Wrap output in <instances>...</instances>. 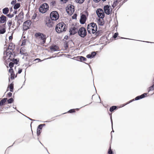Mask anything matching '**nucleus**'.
Returning <instances> with one entry per match:
<instances>
[{
    "mask_svg": "<svg viewBox=\"0 0 154 154\" xmlns=\"http://www.w3.org/2000/svg\"><path fill=\"white\" fill-rule=\"evenodd\" d=\"M5 28H3L0 29V33L1 34H3L5 32Z\"/></svg>",
    "mask_w": 154,
    "mask_h": 154,
    "instance_id": "nucleus-27",
    "label": "nucleus"
},
{
    "mask_svg": "<svg viewBox=\"0 0 154 154\" xmlns=\"http://www.w3.org/2000/svg\"><path fill=\"white\" fill-rule=\"evenodd\" d=\"M20 53L22 55H24L25 56H27L28 54L26 52V51L24 48H22L20 51Z\"/></svg>",
    "mask_w": 154,
    "mask_h": 154,
    "instance_id": "nucleus-12",
    "label": "nucleus"
},
{
    "mask_svg": "<svg viewBox=\"0 0 154 154\" xmlns=\"http://www.w3.org/2000/svg\"><path fill=\"white\" fill-rule=\"evenodd\" d=\"M118 33L117 32L115 33L114 35L113 36V37L114 38H116L118 35Z\"/></svg>",
    "mask_w": 154,
    "mask_h": 154,
    "instance_id": "nucleus-44",
    "label": "nucleus"
},
{
    "mask_svg": "<svg viewBox=\"0 0 154 154\" xmlns=\"http://www.w3.org/2000/svg\"><path fill=\"white\" fill-rule=\"evenodd\" d=\"M102 1L104 2V1H106V0H102Z\"/></svg>",
    "mask_w": 154,
    "mask_h": 154,
    "instance_id": "nucleus-59",
    "label": "nucleus"
},
{
    "mask_svg": "<svg viewBox=\"0 0 154 154\" xmlns=\"http://www.w3.org/2000/svg\"><path fill=\"white\" fill-rule=\"evenodd\" d=\"M108 153L109 154H113V153L111 149V146H110L109 148V150L108 151Z\"/></svg>",
    "mask_w": 154,
    "mask_h": 154,
    "instance_id": "nucleus-30",
    "label": "nucleus"
},
{
    "mask_svg": "<svg viewBox=\"0 0 154 154\" xmlns=\"http://www.w3.org/2000/svg\"><path fill=\"white\" fill-rule=\"evenodd\" d=\"M66 29V25L63 22L59 23L57 24L55 28L56 31L58 33L65 32Z\"/></svg>",
    "mask_w": 154,
    "mask_h": 154,
    "instance_id": "nucleus-2",
    "label": "nucleus"
},
{
    "mask_svg": "<svg viewBox=\"0 0 154 154\" xmlns=\"http://www.w3.org/2000/svg\"><path fill=\"white\" fill-rule=\"evenodd\" d=\"M9 72L11 73V74L14 73L13 69L11 68H10V69L9 70Z\"/></svg>",
    "mask_w": 154,
    "mask_h": 154,
    "instance_id": "nucleus-41",
    "label": "nucleus"
},
{
    "mask_svg": "<svg viewBox=\"0 0 154 154\" xmlns=\"http://www.w3.org/2000/svg\"><path fill=\"white\" fill-rule=\"evenodd\" d=\"M12 94L11 92H9L8 93V95L9 97H11L12 96Z\"/></svg>",
    "mask_w": 154,
    "mask_h": 154,
    "instance_id": "nucleus-51",
    "label": "nucleus"
},
{
    "mask_svg": "<svg viewBox=\"0 0 154 154\" xmlns=\"http://www.w3.org/2000/svg\"><path fill=\"white\" fill-rule=\"evenodd\" d=\"M5 24H3V26L4 27H5Z\"/></svg>",
    "mask_w": 154,
    "mask_h": 154,
    "instance_id": "nucleus-58",
    "label": "nucleus"
},
{
    "mask_svg": "<svg viewBox=\"0 0 154 154\" xmlns=\"http://www.w3.org/2000/svg\"><path fill=\"white\" fill-rule=\"evenodd\" d=\"M80 59L82 61H85L87 59L83 56L80 57Z\"/></svg>",
    "mask_w": 154,
    "mask_h": 154,
    "instance_id": "nucleus-25",
    "label": "nucleus"
},
{
    "mask_svg": "<svg viewBox=\"0 0 154 154\" xmlns=\"http://www.w3.org/2000/svg\"><path fill=\"white\" fill-rule=\"evenodd\" d=\"M7 100V98H4L0 101V106L3 105Z\"/></svg>",
    "mask_w": 154,
    "mask_h": 154,
    "instance_id": "nucleus-20",
    "label": "nucleus"
},
{
    "mask_svg": "<svg viewBox=\"0 0 154 154\" xmlns=\"http://www.w3.org/2000/svg\"><path fill=\"white\" fill-rule=\"evenodd\" d=\"M0 27H1V26H0Z\"/></svg>",
    "mask_w": 154,
    "mask_h": 154,
    "instance_id": "nucleus-63",
    "label": "nucleus"
},
{
    "mask_svg": "<svg viewBox=\"0 0 154 154\" xmlns=\"http://www.w3.org/2000/svg\"><path fill=\"white\" fill-rule=\"evenodd\" d=\"M45 125V124H40L39 125L38 127V129L41 130L42 128V127H43V126H44Z\"/></svg>",
    "mask_w": 154,
    "mask_h": 154,
    "instance_id": "nucleus-36",
    "label": "nucleus"
},
{
    "mask_svg": "<svg viewBox=\"0 0 154 154\" xmlns=\"http://www.w3.org/2000/svg\"><path fill=\"white\" fill-rule=\"evenodd\" d=\"M78 31L77 26L76 25H72L69 29V32L71 35H74Z\"/></svg>",
    "mask_w": 154,
    "mask_h": 154,
    "instance_id": "nucleus-7",
    "label": "nucleus"
},
{
    "mask_svg": "<svg viewBox=\"0 0 154 154\" xmlns=\"http://www.w3.org/2000/svg\"><path fill=\"white\" fill-rule=\"evenodd\" d=\"M41 133V131L40 130L38 129H37V134L38 135H39Z\"/></svg>",
    "mask_w": 154,
    "mask_h": 154,
    "instance_id": "nucleus-43",
    "label": "nucleus"
},
{
    "mask_svg": "<svg viewBox=\"0 0 154 154\" xmlns=\"http://www.w3.org/2000/svg\"><path fill=\"white\" fill-rule=\"evenodd\" d=\"M9 9L8 8H5L3 9L2 10V12L4 14H6L9 11Z\"/></svg>",
    "mask_w": 154,
    "mask_h": 154,
    "instance_id": "nucleus-19",
    "label": "nucleus"
},
{
    "mask_svg": "<svg viewBox=\"0 0 154 154\" xmlns=\"http://www.w3.org/2000/svg\"><path fill=\"white\" fill-rule=\"evenodd\" d=\"M35 18V16H33L32 17V19H34Z\"/></svg>",
    "mask_w": 154,
    "mask_h": 154,
    "instance_id": "nucleus-56",
    "label": "nucleus"
},
{
    "mask_svg": "<svg viewBox=\"0 0 154 154\" xmlns=\"http://www.w3.org/2000/svg\"><path fill=\"white\" fill-rule=\"evenodd\" d=\"M98 23L100 26H103L104 24V21L103 18L99 19L98 20Z\"/></svg>",
    "mask_w": 154,
    "mask_h": 154,
    "instance_id": "nucleus-15",
    "label": "nucleus"
},
{
    "mask_svg": "<svg viewBox=\"0 0 154 154\" xmlns=\"http://www.w3.org/2000/svg\"><path fill=\"white\" fill-rule=\"evenodd\" d=\"M96 13L99 17L103 18L104 17V14L103 10L101 9H98L96 11Z\"/></svg>",
    "mask_w": 154,
    "mask_h": 154,
    "instance_id": "nucleus-8",
    "label": "nucleus"
},
{
    "mask_svg": "<svg viewBox=\"0 0 154 154\" xmlns=\"http://www.w3.org/2000/svg\"><path fill=\"white\" fill-rule=\"evenodd\" d=\"M18 61H19L17 60V59H13L12 60V62L14 64H17Z\"/></svg>",
    "mask_w": 154,
    "mask_h": 154,
    "instance_id": "nucleus-28",
    "label": "nucleus"
},
{
    "mask_svg": "<svg viewBox=\"0 0 154 154\" xmlns=\"http://www.w3.org/2000/svg\"><path fill=\"white\" fill-rule=\"evenodd\" d=\"M25 41H23V43H22V45H25Z\"/></svg>",
    "mask_w": 154,
    "mask_h": 154,
    "instance_id": "nucleus-53",
    "label": "nucleus"
},
{
    "mask_svg": "<svg viewBox=\"0 0 154 154\" xmlns=\"http://www.w3.org/2000/svg\"><path fill=\"white\" fill-rule=\"evenodd\" d=\"M12 23V21L11 20H9L7 22V24L8 26L9 27V29H10L11 25Z\"/></svg>",
    "mask_w": 154,
    "mask_h": 154,
    "instance_id": "nucleus-29",
    "label": "nucleus"
},
{
    "mask_svg": "<svg viewBox=\"0 0 154 154\" xmlns=\"http://www.w3.org/2000/svg\"><path fill=\"white\" fill-rule=\"evenodd\" d=\"M31 23L30 20H28L23 23V29L24 30H27L29 28V26L31 25Z\"/></svg>",
    "mask_w": 154,
    "mask_h": 154,
    "instance_id": "nucleus-9",
    "label": "nucleus"
},
{
    "mask_svg": "<svg viewBox=\"0 0 154 154\" xmlns=\"http://www.w3.org/2000/svg\"><path fill=\"white\" fill-rule=\"evenodd\" d=\"M22 69H19L17 73L18 74H20L22 72Z\"/></svg>",
    "mask_w": 154,
    "mask_h": 154,
    "instance_id": "nucleus-48",
    "label": "nucleus"
},
{
    "mask_svg": "<svg viewBox=\"0 0 154 154\" xmlns=\"http://www.w3.org/2000/svg\"><path fill=\"white\" fill-rule=\"evenodd\" d=\"M54 24L53 22H51L50 20H49V27H52Z\"/></svg>",
    "mask_w": 154,
    "mask_h": 154,
    "instance_id": "nucleus-31",
    "label": "nucleus"
},
{
    "mask_svg": "<svg viewBox=\"0 0 154 154\" xmlns=\"http://www.w3.org/2000/svg\"><path fill=\"white\" fill-rule=\"evenodd\" d=\"M60 1L62 2L63 3H66L68 0H60Z\"/></svg>",
    "mask_w": 154,
    "mask_h": 154,
    "instance_id": "nucleus-47",
    "label": "nucleus"
},
{
    "mask_svg": "<svg viewBox=\"0 0 154 154\" xmlns=\"http://www.w3.org/2000/svg\"><path fill=\"white\" fill-rule=\"evenodd\" d=\"M117 2H115L112 5V7L113 8L115 7L116 5Z\"/></svg>",
    "mask_w": 154,
    "mask_h": 154,
    "instance_id": "nucleus-49",
    "label": "nucleus"
},
{
    "mask_svg": "<svg viewBox=\"0 0 154 154\" xmlns=\"http://www.w3.org/2000/svg\"><path fill=\"white\" fill-rule=\"evenodd\" d=\"M78 33L79 35L82 37H84L87 35V32L85 29L84 27H82L80 28Z\"/></svg>",
    "mask_w": 154,
    "mask_h": 154,
    "instance_id": "nucleus-6",
    "label": "nucleus"
},
{
    "mask_svg": "<svg viewBox=\"0 0 154 154\" xmlns=\"http://www.w3.org/2000/svg\"><path fill=\"white\" fill-rule=\"evenodd\" d=\"M86 57L88 58H92L93 57H92V55L91 54H89L87 55Z\"/></svg>",
    "mask_w": 154,
    "mask_h": 154,
    "instance_id": "nucleus-42",
    "label": "nucleus"
},
{
    "mask_svg": "<svg viewBox=\"0 0 154 154\" xmlns=\"http://www.w3.org/2000/svg\"><path fill=\"white\" fill-rule=\"evenodd\" d=\"M86 19L87 18L85 15L83 14H82L81 17V18L80 20V23L82 24H84Z\"/></svg>",
    "mask_w": 154,
    "mask_h": 154,
    "instance_id": "nucleus-11",
    "label": "nucleus"
},
{
    "mask_svg": "<svg viewBox=\"0 0 154 154\" xmlns=\"http://www.w3.org/2000/svg\"><path fill=\"white\" fill-rule=\"evenodd\" d=\"M34 61H35L36 62H38L39 61H41L42 60H41L39 58H36L35 59Z\"/></svg>",
    "mask_w": 154,
    "mask_h": 154,
    "instance_id": "nucleus-46",
    "label": "nucleus"
},
{
    "mask_svg": "<svg viewBox=\"0 0 154 154\" xmlns=\"http://www.w3.org/2000/svg\"><path fill=\"white\" fill-rule=\"evenodd\" d=\"M35 0H34V1H35Z\"/></svg>",
    "mask_w": 154,
    "mask_h": 154,
    "instance_id": "nucleus-62",
    "label": "nucleus"
},
{
    "mask_svg": "<svg viewBox=\"0 0 154 154\" xmlns=\"http://www.w3.org/2000/svg\"><path fill=\"white\" fill-rule=\"evenodd\" d=\"M14 75L15 74L14 73H13V74H11L10 78L11 79H14Z\"/></svg>",
    "mask_w": 154,
    "mask_h": 154,
    "instance_id": "nucleus-39",
    "label": "nucleus"
},
{
    "mask_svg": "<svg viewBox=\"0 0 154 154\" xmlns=\"http://www.w3.org/2000/svg\"><path fill=\"white\" fill-rule=\"evenodd\" d=\"M100 0H93L94 1L96 2H99Z\"/></svg>",
    "mask_w": 154,
    "mask_h": 154,
    "instance_id": "nucleus-52",
    "label": "nucleus"
},
{
    "mask_svg": "<svg viewBox=\"0 0 154 154\" xmlns=\"http://www.w3.org/2000/svg\"><path fill=\"white\" fill-rule=\"evenodd\" d=\"M134 99H133L132 100V101H131V102L133 100H134Z\"/></svg>",
    "mask_w": 154,
    "mask_h": 154,
    "instance_id": "nucleus-60",
    "label": "nucleus"
},
{
    "mask_svg": "<svg viewBox=\"0 0 154 154\" xmlns=\"http://www.w3.org/2000/svg\"><path fill=\"white\" fill-rule=\"evenodd\" d=\"M14 63L12 62H10L9 64V66L10 68H12L14 66Z\"/></svg>",
    "mask_w": 154,
    "mask_h": 154,
    "instance_id": "nucleus-38",
    "label": "nucleus"
},
{
    "mask_svg": "<svg viewBox=\"0 0 154 154\" xmlns=\"http://www.w3.org/2000/svg\"><path fill=\"white\" fill-rule=\"evenodd\" d=\"M154 89V84L152 85V86L149 87V88L148 91V92L149 91H150L153 90Z\"/></svg>",
    "mask_w": 154,
    "mask_h": 154,
    "instance_id": "nucleus-32",
    "label": "nucleus"
},
{
    "mask_svg": "<svg viewBox=\"0 0 154 154\" xmlns=\"http://www.w3.org/2000/svg\"><path fill=\"white\" fill-rule=\"evenodd\" d=\"M16 0H13L11 2L12 5H14L16 3Z\"/></svg>",
    "mask_w": 154,
    "mask_h": 154,
    "instance_id": "nucleus-45",
    "label": "nucleus"
},
{
    "mask_svg": "<svg viewBox=\"0 0 154 154\" xmlns=\"http://www.w3.org/2000/svg\"><path fill=\"white\" fill-rule=\"evenodd\" d=\"M50 18L52 20H57L59 18V15L56 11H53L50 14Z\"/></svg>",
    "mask_w": 154,
    "mask_h": 154,
    "instance_id": "nucleus-5",
    "label": "nucleus"
},
{
    "mask_svg": "<svg viewBox=\"0 0 154 154\" xmlns=\"http://www.w3.org/2000/svg\"><path fill=\"white\" fill-rule=\"evenodd\" d=\"M14 101L13 99L11 98L8 100V102L9 103H11Z\"/></svg>",
    "mask_w": 154,
    "mask_h": 154,
    "instance_id": "nucleus-35",
    "label": "nucleus"
},
{
    "mask_svg": "<svg viewBox=\"0 0 154 154\" xmlns=\"http://www.w3.org/2000/svg\"><path fill=\"white\" fill-rule=\"evenodd\" d=\"M91 54L92 55L93 57L96 55V53L95 52H93Z\"/></svg>",
    "mask_w": 154,
    "mask_h": 154,
    "instance_id": "nucleus-50",
    "label": "nucleus"
},
{
    "mask_svg": "<svg viewBox=\"0 0 154 154\" xmlns=\"http://www.w3.org/2000/svg\"><path fill=\"white\" fill-rule=\"evenodd\" d=\"M75 2L80 4H82L84 2L85 0H75Z\"/></svg>",
    "mask_w": 154,
    "mask_h": 154,
    "instance_id": "nucleus-33",
    "label": "nucleus"
},
{
    "mask_svg": "<svg viewBox=\"0 0 154 154\" xmlns=\"http://www.w3.org/2000/svg\"><path fill=\"white\" fill-rule=\"evenodd\" d=\"M17 11H15L13 12V13L14 14H16L17 13Z\"/></svg>",
    "mask_w": 154,
    "mask_h": 154,
    "instance_id": "nucleus-55",
    "label": "nucleus"
},
{
    "mask_svg": "<svg viewBox=\"0 0 154 154\" xmlns=\"http://www.w3.org/2000/svg\"><path fill=\"white\" fill-rule=\"evenodd\" d=\"M111 7L108 5H105L103 9L105 13L107 14H109L111 10Z\"/></svg>",
    "mask_w": 154,
    "mask_h": 154,
    "instance_id": "nucleus-10",
    "label": "nucleus"
},
{
    "mask_svg": "<svg viewBox=\"0 0 154 154\" xmlns=\"http://www.w3.org/2000/svg\"><path fill=\"white\" fill-rule=\"evenodd\" d=\"M48 18L47 17H46L45 19V23L46 25L48 26Z\"/></svg>",
    "mask_w": 154,
    "mask_h": 154,
    "instance_id": "nucleus-26",
    "label": "nucleus"
},
{
    "mask_svg": "<svg viewBox=\"0 0 154 154\" xmlns=\"http://www.w3.org/2000/svg\"><path fill=\"white\" fill-rule=\"evenodd\" d=\"M97 30V25L94 22L89 24L87 27V30L89 34H94L96 32Z\"/></svg>",
    "mask_w": 154,
    "mask_h": 154,
    "instance_id": "nucleus-1",
    "label": "nucleus"
},
{
    "mask_svg": "<svg viewBox=\"0 0 154 154\" xmlns=\"http://www.w3.org/2000/svg\"><path fill=\"white\" fill-rule=\"evenodd\" d=\"M117 107L116 106H111L109 109V111L111 112H113L114 110L116 109Z\"/></svg>",
    "mask_w": 154,
    "mask_h": 154,
    "instance_id": "nucleus-22",
    "label": "nucleus"
},
{
    "mask_svg": "<svg viewBox=\"0 0 154 154\" xmlns=\"http://www.w3.org/2000/svg\"><path fill=\"white\" fill-rule=\"evenodd\" d=\"M66 11L68 14L71 15L75 11L74 6L71 5H68L66 8Z\"/></svg>",
    "mask_w": 154,
    "mask_h": 154,
    "instance_id": "nucleus-4",
    "label": "nucleus"
},
{
    "mask_svg": "<svg viewBox=\"0 0 154 154\" xmlns=\"http://www.w3.org/2000/svg\"><path fill=\"white\" fill-rule=\"evenodd\" d=\"M147 95L146 93H144L143 94L135 98V100H139L140 99H142L145 97Z\"/></svg>",
    "mask_w": 154,
    "mask_h": 154,
    "instance_id": "nucleus-14",
    "label": "nucleus"
},
{
    "mask_svg": "<svg viewBox=\"0 0 154 154\" xmlns=\"http://www.w3.org/2000/svg\"><path fill=\"white\" fill-rule=\"evenodd\" d=\"M30 120H32V119H29Z\"/></svg>",
    "mask_w": 154,
    "mask_h": 154,
    "instance_id": "nucleus-61",
    "label": "nucleus"
},
{
    "mask_svg": "<svg viewBox=\"0 0 154 154\" xmlns=\"http://www.w3.org/2000/svg\"><path fill=\"white\" fill-rule=\"evenodd\" d=\"M20 6V5L19 3H17L14 6V8L16 9L19 8Z\"/></svg>",
    "mask_w": 154,
    "mask_h": 154,
    "instance_id": "nucleus-23",
    "label": "nucleus"
},
{
    "mask_svg": "<svg viewBox=\"0 0 154 154\" xmlns=\"http://www.w3.org/2000/svg\"><path fill=\"white\" fill-rule=\"evenodd\" d=\"M7 16H8V17H9L10 18H11L14 17V15L13 14H8V15H7Z\"/></svg>",
    "mask_w": 154,
    "mask_h": 154,
    "instance_id": "nucleus-40",
    "label": "nucleus"
},
{
    "mask_svg": "<svg viewBox=\"0 0 154 154\" xmlns=\"http://www.w3.org/2000/svg\"><path fill=\"white\" fill-rule=\"evenodd\" d=\"M6 20V17L4 15H2L0 17V23H4L5 22Z\"/></svg>",
    "mask_w": 154,
    "mask_h": 154,
    "instance_id": "nucleus-13",
    "label": "nucleus"
},
{
    "mask_svg": "<svg viewBox=\"0 0 154 154\" xmlns=\"http://www.w3.org/2000/svg\"><path fill=\"white\" fill-rule=\"evenodd\" d=\"M42 34L40 33H37L35 34V36L36 37L39 38V37H40Z\"/></svg>",
    "mask_w": 154,
    "mask_h": 154,
    "instance_id": "nucleus-34",
    "label": "nucleus"
},
{
    "mask_svg": "<svg viewBox=\"0 0 154 154\" xmlns=\"http://www.w3.org/2000/svg\"><path fill=\"white\" fill-rule=\"evenodd\" d=\"M38 38L41 40H42V42H43V43H44L45 42V37L43 34H42V35L40 37H39Z\"/></svg>",
    "mask_w": 154,
    "mask_h": 154,
    "instance_id": "nucleus-18",
    "label": "nucleus"
},
{
    "mask_svg": "<svg viewBox=\"0 0 154 154\" xmlns=\"http://www.w3.org/2000/svg\"><path fill=\"white\" fill-rule=\"evenodd\" d=\"M58 49V47L57 46L54 45V46H51L50 47V49L51 51H57Z\"/></svg>",
    "mask_w": 154,
    "mask_h": 154,
    "instance_id": "nucleus-17",
    "label": "nucleus"
},
{
    "mask_svg": "<svg viewBox=\"0 0 154 154\" xmlns=\"http://www.w3.org/2000/svg\"><path fill=\"white\" fill-rule=\"evenodd\" d=\"M10 11H13V8L12 7L11 8H10Z\"/></svg>",
    "mask_w": 154,
    "mask_h": 154,
    "instance_id": "nucleus-57",
    "label": "nucleus"
},
{
    "mask_svg": "<svg viewBox=\"0 0 154 154\" xmlns=\"http://www.w3.org/2000/svg\"><path fill=\"white\" fill-rule=\"evenodd\" d=\"M15 45L13 43H11L9 44V46L8 48V50H10L11 51H13Z\"/></svg>",
    "mask_w": 154,
    "mask_h": 154,
    "instance_id": "nucleus-16",
    "label": "nucleus"
},
{
    "mask_svg": "<svg viewBox=\"0 0 154 154\" xmlns=\"http://www.w3.org/2000/svg\"><path fill=\"white\" fill-rule=\"evenodd\" d=\"M79 109H70L69 110L68 112L69 113H72L73 112H75L76 111H78L79 110Z\"/></svg>",
    "mask_w": 154,
    "mask_h": 154,
    "instance_id": "nucleus-21",
    "label": "nucleus"
},
{
    "mask_svg": "<svg viewBox=\"0 0 154 154\" xmlns=\"http://www.w3.org/2000/svg\"><path fill=\"white\" fill-rule=\"evenodd\" d=\"M56 4V2L55 1H53L51 2L50 6H54Z\"/></svg>",
    "mask_w": 154,
    "mask_h": 154,
    "instance_id": "nucleus-37",
    "label": "nucleus"
},
{
    "mask_svg": "<svg viewBox=\"0 0 154 154\" xmlns=\"http://www.w3.org/2000/svg\"><path fill=\"white\" fill-rule=\"evenodd\" d=\"M10 91L11 92L13 91V89L14 88V85L12 83L11 84L9 85Z\"/></svg>",
    "mask_w": 154,
    "mask_h": 154,
    "instance_id": "nucleus-24",
    "label": "nucleus"
},
{
    "mask_svg": "<svg viewBox=\"0 0 154 154\" xmlns=\"http://www.w3.org/2000/svg\"><path fill=\"white\" fill-rule=\"evenodd\" d=\"M12 36H10L9 37V40L12 39Z\"/></svg>",
    "mask_w": 154,
    "mask_h": 154,
    "instance_id": "nucleus-54",
    "label": "nucleus"
},
{
    "mask_svg": "<svg viewBox=\"0 0 154 154\" xmlns=\"http://www.w3.org/2000/svg\"><path fill=\"white\" fill-rule=\"evenodd\" d=\"M48 5L47 4L44 3L40 6L39 8V11L42 13H45L48 10Z\"/></svg>",
    "mask_w": 154,
    "mask_h": 154,
    "instance_id": "nucleus-3",
    "label": "nucleus"
}]
</instances>
